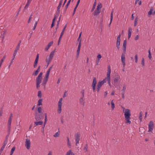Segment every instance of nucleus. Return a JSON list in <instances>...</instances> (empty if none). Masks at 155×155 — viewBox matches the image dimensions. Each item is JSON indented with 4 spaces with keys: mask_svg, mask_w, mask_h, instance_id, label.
Returning a JSON list of instances; mask_svg holds the SVG:
<instances>
[{
    "mask_svg": "<svg viewBox=\"0 0 155 155\" xmlns=\"http://www.w3.org/2000/svg\"><path fill=\"white\" fill-rule=\"evenodd\" d=\"M44 115H45V121H44V127H42L43 131H44L43 130H44V128L45 127V125L46 124V122L47 121V113H45Z\"/></svg>",
    "mask_w": 155,
    "mask_h": 155,
    "instance_id": "nucleus-22",
    "label": "nucleus"
},
{
    "mask_svg": "<svg viewBox=\"0 0 155 155\" xmlns=\"http://www.w3.org/2000/svg\"><path fill=\"white\" fill-rule=\"evenodd\" d=\"M5 56H4L2 58V59L1 60V61H0V65H2L3 62L4 61V60H5Z\"/></svg>",
    "mask_w": 155,
    "mask_h": 155,
    "instance_id": "nucleus-39",
    "label": "nucleus"
},
{
    "mask_svg": "<svg viewBox=\"0 0 155 155\" xmlns=\"http://www.w3.org/2000/svg\"><path fill=\"white\" fill-rule=\"evenodd\" d=\"M102 4L101 3H99L97 6V8L99 10H101V8L102 7Z\"/></svg>",
    "mask_w": 155,
    "mask_h": 155,
    "instance_id": "nucleus-34",
    "label": "nucleus"
},
{
    "mask_svg": "<svg viewBox=\"0 0 155 155\" xmlns=\"http://www.w3.org/2000/svg\"><path fill=\"white\" fill-rule=\"evenodd\" d=\"M107 81H108V84L109 85L111 86V84H110V77H107Z\"/></svg>",
    "mask_w": 155,
    "mask_h": 155,
    "instance_id": "nucleus-37",
    "label": "nucleus"
},
{
    "mask_svg": "<svg viewBox=\"0 0 155 155\" xmlns=\"http://www.w3.org/2000/svg\"><path fill=\"white\" fill-rule=\"evenodd\" d=\"M55 51H52L50 53L49 56L46 59V62L47 63V66L52 61L54 55Z\"/></svg>",
    "mask_w": 155,
    "mask_h": 155,
    "instance_id": "nucleus-3",
    "label": "nucleus"
},
{
    "mask_svg": "<svg viewBox=\"0 0 155 155\" xmlns=\"http://www.w3.org/2000/svg\"><path fill=\"white\" fill-rule=\"evenodd\" d=\"M87 145L86 144L85 146L84 147V150H85V152H87Z\"/></svg>",
    "mask_w": 155,
    "mask_h": 155,
    "instance_id": "nucleus-46",
    "label": "nucleus"
},
{
    "mask_svg": "<svg viewBox=\"0 0 155 155\" xmlns=\"http://www.w3.org/2000/svg\"><path fill=\"white\" fill-rule=\"evenodd\" d=\"M12 118H10V117L9 118V119H8V124H11V122H12Z\"/></svg>",
    "mask_w": 155,
    "mask_h": 155,
    "instance_id": "nucleus-47",
    "label": "nucleus"
},
{
    "mask_svg": "<svg viewBox=\"0 0 155 155\" xmlns=\"http://www.w3.org/2000/svg\"><path fill=\"white\" fill-rule=\"evenodd\" d=\"M15 147H13L11 149L10 153H13V152L15 151Z\"/></svg>",
    "mask_w": 155,
    "mask_h": 155,
    "instance_id": "nucleus-48",
    "label": "nucleus"
},
{
    "mask_svg": "<svg viewBox=\"0 0 155 155\" xmlns=\"http://www.w3.org/2000/svg\"><path fill=\"white\" fill-rule=\"evenodd\" d=\"M131 115L130 110L128 109L125 110L124 112V116L125 120H126V123H129L130 124L131 123L130 120V116Z\"/></svg>",
    "mask_w": 155,
    "mask_h": 155,
    "instance_id": "nucleus-1",
    "label": "nucleus"
},
{
    "mask_svg": "<svg viewBox=\"0 0 155 155\" xmlns=\"http://www.w3.org/2000/svg\"><path fill=\"white\" fill-rule=\"evenodd\" d=\"M8 132L9 134H10L11 129V124H8Z\"/></svg>",
    "mask_w": 155,
    "mask_h": 155,
    "instance_id": "nucleus-30",
    "label": "nucleus"
},
{
    "mask_svg": "<svg viewBox=\"0 0 155 155\" xmlns=\"http://www.w3.org/2000/svg\"><path fill=\"white\" fill-rule=\"evenodd\" d=\"M96 5V0H95V2L94 3V4H93V6L92 7V8L91 10V12H93V11H94L95 8V6Z\"/></svg>",
    "mask_w": 155,
    "mask_h": 155,
    "instance_id": "nucleus-27",
    "label": "nucleus"
},
{
    "mask_svg": "<svg viewBox=\"0 0 155 155\" xmlns=\"http://www.w3.org/2000/svg\"><path fill=\"white\" fill-rule=\"evenodd\" d=\"M81 135L78 133H77L75 134V140L76 141V145H77V144L79 143V141L80 140V137Z\"/></svg>",
    "mask_w": 155,
    "mask_h": 155,
    "instance_id": "nucleus-6",
    "label": "nucleus"
},
{
    "mask_svg": "<svg viewBox=\"0 0 155 155\" xmlns=\"http://www.w3.org/2000/svg\"><path fill=\"white\" fill-rule=\"evenodd\" d=\"M50 73V71H48L47 70V71L46 72V74L45 75V77H47V78H49Z\"/></svg>",
    "mask_w": 155,
    "mask_h": 155,
    "instance_id": "nucleus-40",
    "label": "nucleus"
},
{
    "mask_svg": "<svg viewBox=\"0 0 155 155\" xmlns=\"http://www.w3.org/2000/svg\"><path fill=\"white\" fill-rule=\"evenodd\" d=\"M83 98L81 97L80 99V103L81 104H82L84 106V105L85 102L84 100H83Z\"/></svg>",
    "mask_w": 155,
    "mask_h": 155,
    "instance_id": "nucleus-28",
    "label": "nucleus"
},
{
    "mask_svg": "<svg viewBox=\"0 0 155 155\" xmlns=\"http://www.w3.org/2000/svg\"><path fill=\"white\" fill-rule=\"evenodd\" d=\"M143 113L142 111H141L140 113L139 116V119L140 122L142 121V116Z\"/></svg>",
    "mask_w": 155,
    "mask_h": 155,
    "instance_id": "nucleus-32",
    "label": "nucleus"
},
{
    "mask_svg": "<svg viewBox=\"0 0 155 155\" xmlns=\"http://www.w3.org/2000/svg\"><path fill=\"white\" fill-rule=\"evenodd\" d=\"M68 8V7H67V6H65L64 11V14H65L66 13Z\"/></svg>",
    "mask_w": 155,
    "mask_h": 155,
    "instance_id": "nucleus-62",
    "label": "nucleus"
},
{
    "mask_svg": "<svg viewBox=\"0 0 155 155\" xmlns=\"http://www.w3.org/2000/svg\"><path fill=\"white\" fill-rule=\"evenodd\" d=\"M111 108H112V109L113 110L115 107V106H114V104L113 102V101H112L111 102Z\"/></svg>",
    "mask_w": 155,
    "mask_h": 155,
    "instance_id": "nucleus-44",
    "label": "nucleus"
},
{
    "mask_svg": "<svg viewBox=\"0 0 155 155\" xmlns=\"http://www.w3.org/2000/svg\"><path fill=\"white\" fill-rule=\"evenodd\" d=\"M153 8L152 7L150 8V11L148 12V15L149 17H150V15H152L153 13Z\"/></svg>",
    "mask_w": 155,
    "mask_h": 155,
    "instance_id": "nucleus-24",
    "label": "nucleus"
},
{
    "mask_svg": "<svg viewBox=\"0 0 155 155\" xmlns=\"http://www.w3.org/2000/svg\"><path fill=\"white\" fill-rule=\"evenodd\" d=\"M101 12V10L96 8L92 14L94 16L98 15Z\"/></svg>",
    "mask_w": 155,
    "mask_h": 155,
    "instance_id": "nucleus-15",
    "label": "nucleus"
},
{
    "mask_svg": "<svg viewBox=\"0 0 155 155\" xmlns=\"http://www.w3.org/2000/svg\"><path fill=\"white\" fill-rule=\"evenodd\" d=\"M10 134H9V133H8V134L6 135L5 137V140H7L8 139V137L9 135Z\"/></svg>",
    "mask_w": 155,
    "mask_h": 155,
    "instance_id": "nucleus-63",
    "label": "nucleus"
},
{
    "mask_svg": "<svg viewBox=\"0 0 155 155\" xmlns=\"http://www.w3.org/2000/svg\"><path fill=\"white\" fill-rule=\"evenodd\" d=\"M39 59V54H38L37 55L36 58H35V60L33 64V67L34 68H36L37 66V64L38 62Z\"/></svg>",
    "mask_w": 155,
    "mask_h": 155,
    "instance_id": "nucleus-11",
    "label": "nucleus"
},
{
    "mask_svg": "<svg viewBox=\"0 0 155 155\" xmlns=\"http://www.w3.org/2000/svg\"><path fill=\"white\" fill-rule=\"evenodd\" d=\"M141 64L143 66H144V59L143 58L142 59Z\"/></svg>",
    "mask_w": 155,
    "mask_h": 155,
    "instance_id": "nucleus-50",
    "label": "nucleus"
},
{
    "mask_svg": "<svg viewBox=\"0 0 155 155\" xmlns=\"http://www.w3.org/2000/svg\"><path fill=\"white\" fill-rule=\"evenodd\" d=\"M107 91H106L105 92L104 94V97H106L107 95Z\"/></svg>",
    "mask_w": 155,
    "mask_h": 155,
    "instance_id": "nucleus-64",
    "label": "nucleus"
},
{
    "mask_svg": "<svg viewBox=\"0 0 155 155\" xmlns=\"http://www.w3.org/2000/svg\"><path fill=\"white\" fill-rule=\"evenodd\" d=\"M135 62L136 63H137V62L138 57H137V54H136L135 55Z\"/></svg>",
    "mask_w": 155,
    "mask_h": 155,
    "instance_id": "nucleus-52",
    "label": "nucleus"
},
{
    "mask_svg": "<svg viewBox=\"0 0 155 155\" xmlns=\"http://www.w3.org/2000/svg\"><path fill=\"white\" fill-rule=\"evenodd\" d=\"M41 66H38L37 69L32 74V75L34 76H36L37 75L39 72L40 71Z\"/></svg>",
    "mask_w": 155,
    "mask_h": 155,
    "instance_id": "nucleus-16",
    "label": "nucleus"
},
{
    "mask_svg": "<svg viewBox=\"0 0 155 155\" xmlns=\"http://www.w3.org/2000/svg\"><path fill=\"white\" fill-rule=\"evenodd\" d=\"M39 20V19H38L37 20V21H36V22L35 24V25H34V27H33V28L32 29V30H34L35 29L37 25L38 24V23Z\"/></svg>",
    "mask_w": 155,
    "mask_h": 155,
    "instance_id": "nucleus-33",
    "label": "nucleus"
},
{
    "mask_svg": "<svg viewBox=\"0 0 155 155\" xmlns=\"http://www.w3.org/2000/svg\"><path fill=\"white\" fill-rule=\"evenodd\" d=\"M38 96L41 98L42 96V94H41V91H39L38 92Z\"/></svg>",
    "mask_w": 155,
    "mask_h": 155,
    "instance_id": "nucleus-42",
    "label": "nucleus"
},
{
    "mask_svg": "<svg viewBox=\"0 0 155 155\" xmlns=\"http://www.w3.org/2000/svg\"><path fill=\"white\" fill-rule=\"evenodd\" d=\"M54 66V65H51L49 68V69H48V71H50H50L53 68V67Z\"/></svg>",
    "mask_w": 155,
    "mask_h": 155,
    "instance_id": "nucleus-61",
    "label": "nucleus"
},
{
    "mask_svg": "<svg viewBox=\"0 0 155 155\" xmlns=\"http://www.w3.org/2000/svg\"><path fill=\"white\" fill-rule=\"evenodd\" d=\"M113 10L112 11V12L110 15V22L109 25V26H110V25L111 24V22L112 21L113 18Z\"/></svg>",
    "mask_w": 155,
    "mask_h": 155,
    "instance_id": "nucleus-29",
    "label": "nucleus"
},
{
    "mask_svg": "<svg viewBox=\"0 0 155 155\" xmlns=\"http://www.w3.org/2000/svg\"><path fill=\"white\" fill-rule=\"evenodd\" d=\"M71 150H69L67 153L65 155H70L71 154Z\"/></svg>",
    "mask_w": 155,
    "mask_h": 155,
    "instance_id": "nucleus-56",
    "label": "nucleus"
},
{
    "mask_svg": "<svg viewBox=\"0 0 155 155\" xmlns=\"http://www.w3.org/2000/svg\"><path fill=\"white\" fill-rule=\"evenodd\" d=\"M81 40L80 41L79 43V45H78V49H77V54L76 56V60H77L78 59V58L79 57V54L80 53V50L81 45Z\"/></svg>",
    "mask_w": 155,
    "mask_h": 155,
    "instance_id": "nucleus-9",
    "label": "nucleus"
},
{
    "mask_svg": "<svg viewBox=\"0 0 155 155\" xmlns=\"http://www.w3.org/2000/svg\"><path fill=\"white\" fill-rule=\"evenodd\" d=\"M8 140H5L4 142V143L3 144V146H4V147H5V146L6 145V144L7 143Z\"/></svg>",
    "mask_w": 155,
    "mask_h": 155,
    "instance_id": "nucleus-49",
    "label": "nucleus"
},
{
    "mask_svg": "<svg viewBox=\"0 0 155 155\" xmlns=\"http://www.w3.org/2000/svg\"><path fill=\"white\" fill-rule=\"evenodd\" d=\"M67 141L68 146V147H71V143L70 141L69 138L68 137H67Z\"/></svg>",
    "mask_w": 155,
    "mask_h": 155,
    "instance_id": "nucleus-38",
    "label": "nucleus"
},
{
    "mask_svg": "<svg viewBox=\"0 0 155 155\" xmlns=\"http://www.w3.org/2000/svg\"><path fill=\"white\" fill-rule=\"evenodd\" d=\"M132 33V29L130 28H128V39H129L130 38L131 35V34Z\"/></svg>",
    "mask_w": 155,
    "mask_h": 155,
    "instance_id": "nucleus-23",
    "label": "nucleus"
},
{
    "mask_svg": "<svg viewBox=\"0 0 155 155\" xmlns=\"http://www.w3.org/2000/svg\"><path fill=\"white\" fill-rule=\"evenodd\" d=\"M121 37V35H119L117 36V41L116 42V46L117 47V48L118 50L120 48V38Z\"/></svg>",
    "mask_w": 155,
    "mask_h": 155,
    "instance_id": "nucleus-8",
    "label": "nucleus"
},
{
    "mask_svg": "<svg viewBox=\"0 0 155 155\" xmlns=\"http://www.w3.org/2000/svg\"><path fill=\"white\" fill-rule=\"evenodd\" d=\"M43 122L42 121H36L34 122L35 123V126H36L38 125H42L43 124Z\"/></svg>",
    "mask_w": 155,
    "mask_h": 155,
    "instance_id": "nucleus-21",
    "label": "nucleus"
},
{
    "mask_svg": "<svg viewBox=\"0 0 155 155\" xmlns=\"http://www.w3.org/2000/svg\"><path fill=\"white\" fill-rule=\"evenodd\" d=\"M42 99H39L38 101V104L37 105L38 106H40V105H42Z\"/></svg>",
    "mask_w": 155,
    "mask_h": 155,
    "instance_id": "nucleus-35",
    "label": "nucleus"
},
{
    "mask_svg": "<svg viewBox=\"0 0 155 155\" xmlns=\"http://www.w3.org/2000/svg\"><path fill=\"white\" fill-rule=\"evenodd\" d=\"M60 134L58 132H57L54 135V137H57L59 136Z\"/></svg>",
    "mask_w": 155,
    "mask_h": 155,
    "instance_id": "nucleus-51",
    "label": "nucleus"
},
{
    "mask_svg": "<svg viewBox=\"0 0 155 155\" xmlns=\"http://www.w3.org/2000/svg\"><path fill=\"white\" fill-rule=\"evenodd\" d=\"M42 108L41 107H39L38 108V112L40 113H42Z\"/></svg>",
    "mask_w": 155,
    "mask_h": 155,
    "instance_id": "nucleus-41",
    "label": "nucleus"
},
{
    "mask_svg": "<svg viewBox=\"0 0 155 155\" xmlns=\"http://www.w3.org/2000/svg\"><path fill=\"white\" fill-rule=\"evenodd\" d=\"M41 82V81L38 80H36V87L37 88H38V87H39L40 84Z\"/></svg>",
    "mask_w": 155,
    "mask_h": 155,
    "instance_id": "nucleus-26",
    "label": "nucleus"
},
{
    "mask_svg": "<svg viewBox=\"0 0 155 155\" xmlns=\"http://www.w3.org/2000/svg\"><path fill=\"white\" fill-rule=\"evenodd\" d=\"M30 3H31L30 2L28 1L26 5L25 6V8H28V6L30 4Z\"/></svg>",
    "mask_w": 155,
    "mask_h": 155,
    "instance_id": "nucleus-53",
    "label": "nucleus"
},
{
    "mask_svg": "<svg viewBox=\"0 0 155 155\" xmlns=\"http://www.w3.org/2000/svg\"><path fill=\"white\" fill-rule=\"evenodd\" d=\"M97 84V81L96 80V78L95 77L93 78V81L92 84L91 86L92 87L93 91L94 92L95 90V87Z\"/></svg>",
    "mask_w": 155,
    "mask_h": 155,
    "instance_id": "nucleus-7",
    "label": "nucleus"
},
{
    "mask_svg": "<svg viewBox=\"0 0 155 155\" xmlns=\"http://www.w3.org/2000/svg\"><path fill=\"white\" fill-rule=\"evenodd\" d=\"M140 132L141 133V134L144 133L145 129L143 127H140L139 128Z\"/></svg>",
    "mask_w": 155,
    "mask_h": 155,
    "instance_id": "nucleus-31",
    "label": "nucleus"
},
{
    "mask_svg": "<svg viewBox=\"0 0 155 155\" xmlns=\"http://www.w3.org/2000/svg\"><path fill=\"white\" fill-rule=\"evenodd\" d=\"M121 79L120 78V76L118 74H116L115 75V78L114 79V82L113 84L115 86H117V83L118 82H120Z\"/></svg>",
    "mask_w": 155,
    "mask_h": 155,
    "instance_id": "nucleus-2",
    "label": "nucleus"
},
{
    "mask_svg": "<svg viewBox=\"0 0 155 155\" xmlns=\"http://www.w3.org/2000/svg\"><path fill=\"white\" fill-rule=\"evenodd\" d=\"M107 71V77H109L110 76V74L111 73V69L110 65L108 66Z\"/></svg>",
    "mask_w": 155,
    "mask_h": 155,
    "instance_id": "nucleus-17",
    "label": "nucleus"
},
{
    "mask_svg": "<svg viewBox=\"0 0 155 155\" xmlns=\"http://www.w3.org/2000/svg\"><path fill=\"white\" fill-rule=\"evenodd\" d=\"M126 53H124L123 52V53H122L121 56V60L124 66H125V54Z\"/></svg>",
    "mask_w": 155,
    "mask_h": 155,
    "instance_id": "nucleus-13",
    "label": "nucleus"
},
{
    "mask_svg": "<svg viewBox=\"0 0 155 155\" xmlns=\"http://www.w3.org/2000/svg\"><path fill=\"white\" fill-rule=\"evenodd\" d=\"M25 146L28 149H29L30 148L31 145V142L30 140L28 139H26V141L25 142Z\"/></svg>",
    "mask_w": 155,
    "mask_h": 155,
    "instance_id": "nucleus-10",
    "label": "nucleus"
},
{
    "mask_svg": "<svg viewBox=\"0 0 155 155\" xmlns=\"http://www.w3.org/2000/svg\"><path fill=\"white\" fill-rule=\"evenodd\" d=\"M101 56L100 54H98L97 56V58L98 60H100V59L101 58Z\"/></svg>",
    "mask_w": 155,
    "mask_h": 155,
    "instance_id": "nucleus-57",
    "label": "nucleus"
},
{
    "mask_svg": "<svg viewBox=\"0 0 155 155\" xmlns=\"http://www.w3.org/2000/svg\"><path fill=\"white\" fill-rule=\"evenodd\" d=\"M44 115L42 113L37 114L36 113L35 115V118L37 121L40 120L44 119Z\"/></svg>",
    "mask_w": 155,
    "mask_h": 155,
    "instance_id": "nucleus-4",
    "label": "nucleus"
},
{
    "mask_svg": "<svg viewBox=\"0 0 155 155\" xmlns=\"http://www.w3.org/2000/svg\"><path fill=\"white\" fill-rule=\"evenodd\" d=\"M19 47H20V43H18L15 50L18 51L19 50Z\"/></svg>",
    "mask_w": 155,
    "mask_h": 155,
    "instance_id": "nucleus-55",
    "label": "nucleus"
},
{
    "mask_svg": "<svg viewBox=\"0 0 155 155\" xmlns=\"http://www.w3.org/2000/svg\"><path fill=\"white\" fill-rule=\"evenodd\" d=\"M71 2V0H69L68 1V2L67 4H66V5L65 6H67V7H68L69 5V4H70Z\"/></svg>",
    "mask_w": 155,
    "mask_h": 155,
    "instance_id": "nucleus-59",
    "label": "nucleus"
},
{
    "mask_svg": "<svg viewBox=\"0 0 155 155\" xmlns=\"http://www.w3.org/2000/svg\"><path fill=\"white\" fill-rule=\"evenodd\" d=\"M138 19L137 18H136L134 21V26H136L137 23Z\"/></svg>",
    "mask_w": 155,
    "mask_h": 155,
    "instance_id": "nucleus-45",
    "label": "nucleus"
},
{
    "mask_svg": "<svg viewBox=\"0 0 155 155\" xmlns=\"http://www.w3.org/2000/svg\"><path fill=\"white\" fill-rule=\"evenodd\" d=\"M62 98H61L60 99L58 103V114H60L61 111V106L62 105Z\"/></svg>",
    "mask_w": 155,
    "mask_h": 155,
    "instance_id": "nucleus-5",
    "label": "nucleus"
},
{
    "mask_svg": "<svg viewBox=\"0 0 155 155\" xmlns=\"http://www.w3.org/2000/svg\"><path fill=\"white\" fill-rule=\"evenodd\" d=\"M43 74V73L42 72H41L38 76V77L36 79V80H38L41 81L42 79V75Z\"/></svg>",
    "mask_w": 155,
    "mask_h": 155,
    "instance_id": "nucleus-20",
    "label": "nucleus"
},
{
    "mask_svg": "<svg viewBox=\"0 0 155 155\" xmlns=\"http://www.w3.org/2000/svg\"><path fill=\"white\" fill-rule=\"evenodd\" d=\"M127 45L126 39L124 40L123 45V50L124 53H126Z\"/></svg>",
    "mask_w": 155,
    "mask_h": 155,
    "instance_id": "nucleus-14",
    "label": "nucleus"
},
{
    "mask_svg": "<svg viewBox=\"0 0 155 155\" xmlns=\"http://www.w3.org/2000/svg\"><path fill=\"white\" fill-rule=\"evenodd\" d=\"M28 33L30 34V37H29V39H30L31 37L33 32L32 31H29Z\"/></svg>",
    "mask_w": 155,
    "mask_h": 155,
    "instance_id": "nucleus-60",
    "label": "nucleus"
},
{
    "mask_svg": "<svg viewBox=\"0 0 155 155\" xmlns=\"http://www.w3.org/2000/svg\"><path fill=\"white\" fill-rule=\"evenodd\" d=\"M53 44V41H51V42H49L47 47L45 48V51H47L48 50L49 48L52 45V44Z\"/></svg>",
    "mask_w": 155,
    "mask_h": 155,
    "instance_id": "nucleus-19",
    "label": "nucleus"
},
{
    "mask_svg": "<svg viewBox=\"0 0 155 155\" xmlns=\"http://www.w3.org/2000/svg\"><path fill=\"white\" fill-rule=\"evenodd\" d=\"M153 122L151 121H150L149 124V130L148 132L152 131L153 130Z\"/></svg>",
    "mask_w": 155,
    "mask_h": 155,
    "instance_id": "nucleus-12",
    "label": "nucleus"
},
{
    "mask_svg": "<svg viewBox=\"0 0 155 155\" xmlns=\"http://www.w3.org/2000/svg\"><path fill=\"white\" fill-rule=\"evenodd\" d=\"M126 85L124 84L123 86L122 90H121V93L125 94V91L126 90Z\"/></svg>",
    "mask_w": 155,
    "mask_h": 155,
    "instance_id": "nucleus-25",
    "label": "nucleus"
},
{
    "mask_svg": "<svg viewBox=\"0 0 155 155\" xmlns=\"http://www.w3.org/2000/svg\"><path fill=\"white\" fill-rule=\"evenodd\" d=\"M107 81V77H106L103 81H101V82H102V83L103 84L104 83L106 82Z\"/></svg>",
    "mask_w": 155,
    "mask_h": 155,
    "instance_id": "nucleus-43",
    "label": "nucleus"
},
{
    "mask_svg": "<svg viewBox=\"0 0 155 155\" xmlns=\"http://www.w3.org/2000/svg\"><path fill=\"white\" fill-rule=\"evenodd\" d=\"M102 84H103L102 83V82H101V81H100L97 84V87L101 88Z\"/></svg>",
    "mask_w": 155,
    "mask_h": 155,
    "instance_id": "nucleus-36",
    "label": "nucleus"
},
{
    "mask_svg": "<svg viewBox=\"0 0 155 155\" xmlns=\"http://www.w3.org/2000/svg\"><path fill=\"white\" fill-rule=\"evenodd\" d=\"M66 27H67V25L66 24L64 26L62 31L61 33H64V31L65 30V29L66 28Z\"/></svg>",
    "mask_w": 155,
    "mask_h": 155,
    "instance_id": "nucleus-58",
    "label": "nucleus"
},
{
    "mask_svg": "<svg viewBox=\"0 0 155 155\" xmlns=\"http://www.w3.org/2000/svg\"><path fill=\"white\" fill-rule=\"evenodd\" d=\"M81 93L82 94V97H84V90H82L81 91Z\"/></svg>",
    "mask_w": 155,
    "mask_h": 155,
    "instance_id": "nucleus-54",
    "label": "nucleus"
},
{
    "mask_svg": "<svg viewBox=\"0 0 155 155\" xmlns=\"http://www.w3.org/2000/svg\"><path fill=\"white\" fill-rule=\"evenodd\" d=\"M48 78H47V77H45V78L43 80L42 85L43 86H44L45 88V85L48 81Z\"/></svg>",
    "mask_w": 155,
    "mask_h": 155,
    "instance_id": "nucleus-18",
    "label": "nucleus"
}]
</instances>
